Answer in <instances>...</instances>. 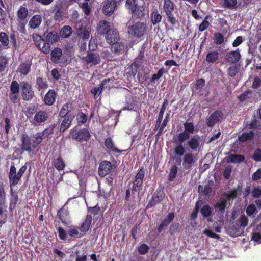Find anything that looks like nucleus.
Here are the masks:
<instances>
[{"instance_id": "1", "label": "nucleus", "mask_w": 261, "mask_h": 261, "mask_svg": "<svg viewBox=\"0 0 261 261\" xmlns=\"http://www.w3.org/2000/svg\"><path fill=\"white\" fill-rule=\"evenodd\" d=\"M125 7L128 13L137 18L145 16V7L143 0H126Z\"/></svg>"}, {"instance_id": "2", "label": "nucleus", "mask_w": 261, "mask_h": 261, "mask_svg": "<svg viewBox=\"0 0 261 261\" xmlns=\"http://www.w3.org/2000/svg\"><path fill=\"white\" fill-rule=\"evenodd\" d=\"M38 140H40V139H37L35 135L29 136L26 134H22L21 137V149L23 151L31 152L32 148H36L40 144Z\"/></svg>"}, {"instance_id": "3", "label": "nucleus", "mask_w": 261, "mask_h": 261, "mask_svg": "<svg viewBox=\"0 0 261 261\" xmlns=\"http://www.w3.org/2000/svg\"><path fill=\"white\" fill-rule=\"evenodd\" d=\"M43 45L41 50L45 54H49L50 51V47L54 43L58 41L59 37L55 31L46 32L43 35Z\"/></svg>"}, {"instance_id": "4", "label": "nucleus", "mask_w": 261, "mask_h": 261, "mask_svg": "<svg viewBox=\"0 0 261 261\" xmlns=\"http://www.w3.org/2000/svg\"><path fill=\"white\" fill-rule=\"evenodd\" d=\"M70 135L73 140L80 142H87L91 138V134L87 128H81L78 129L76 127H73L70 132Z\"/></svg>"}, {"instance_id": "5", "label": "nucleus", "mask_w": 261, "mask_h": 261, "mask_svg": "<svg viewBox=\"0 0 261 261\" xmlns=\"http://www.w3.org/2000/svg\"><path fill=\"white\" fill-rule=\"evenodd\" d=\"M175 7V4L171 0L164 1L163 7V11L166 14L167 20L172 26H174L177 23L176 19L172 13L174 10Z\"/></svg>"}, {"instance_id": "6", "label": "nucleus", "mask_w": 261, "mask_h": 261, "mask_svg": "<svg viewBox=\"0 0 261 261\" xmlns=\"http://www.w3.org/2000/svg\"><path fill=\"white\" fill-rule=\"evenodd\" d=\"M144 176V168L143 167H141L139 168L138 172L135 177L134 180L132 181L133 185L131 187L132 193L134 194L136 192H139L142 189Z\"/></svg>"}, {"instance_id": "7", "label": "nucleus", "mask_w": 261, "mask_h": 261, "mask_svg": "<svg viewBox=\"0 0 261 261\" xmlns=\"http://www.w3.org/2000/svg\"><path fill=\"white\" fill-rule=\"evenodd\" d=\"M146 31V24L141 22H137L128 27V33L129 35L138 38L143 36Z\"/></svg>"}, {"instance_id": "8", "label": "nucleus", "mask_w": 261, "mask_h": 261, "mask_svg": "<svg viewBox=\"0 0 261 261\" xmlns=\"http://www.w3.org/2000/svg\"><path fill=\"white\" fill-rule=\"evenodd\" d=\"M198 159L197 154L191 152L186 153L182 159V166L185 169L189 170L192 168L196 163Z\"/></svg>"}, {"instance_id": "9", "label": "nucleus", "mask_w": 261, "mask_h": 261, "mask_svg": "<svg viewBox=\"0 0 261 261\" xmlns=\"http://www.w3.org/2000/svg\"><path fill=\"white\" fill-rule=\"evenodd\" d=\"M184 131L180 133L177 136L178 137L179 140L182 141H187L190 138V134H193L194 131V126L191 122H185L184 124Z\"/></svg>"}, {"instance_id": "10", "label": "nucleus", "mask_w": 261, "mask_h": 261, "mask_svg": "<svg viewBox=\"0 0 261 261\" xmlns=\"http://www.w3.org/2000/svg\"><path fill=\"white\" fill-rule=\"evenodd\" d=\"M21 96L23 100L29 101L35 96L32 86L27 82L22 83Z\"/></svg>"}, {"instance_id": "11", "label": "nucleus", "mask_w": 261, "mask_h": 261, "mask_svg": "<svg viewBox=\"0 0 261 261\" xmlns=\"http://www.w3.org/2000/svg\"><path fill=\"white\" fill-rule=\"evenodd\" d=\"M223 114L222 111L216 110L211 114L206 120V124L208 127H213L215 124L222 119Z\"/></svg>"}, {"instance_id": "12", "label": "nucleus", "mask_w": 261, "mask_h": 261, "mask_svg": "<svg viewBox=\"0 0 261 261\" xmlns=\"http://www.w3.org/2000/svg\"><path fill=\"white\" fill-rule=\"evenodd\" d=\"M112 168V163L106 160L102 161L99 164L98 168L99 175L103 177L108 175L111 171Z\"/></svg>"}, {"instance_id": "13", "label": "nucleus", "mask_w": 261, "mask_h": 261, "mask_svg": "<svg viewBox=\"0 0 261 261\" xmlns=\"http://www.w3.org/2000/svg\"><path fill=\"white\" fill-rule=\"evenodd\" d=\"M8 177L11 188L16 186L21 180V178L16 173V169L14 165L10 167Z\"/></svg>"}, {"instance_id": "14", "label": "nucleus", "mask_w": 261, "mask_h": 261, "mask_svg": "<svg viewBox=\"0 0 261 261\" xmlns=\"http://www.w3.org/2000/svg\"><path fill=\"white\" fill-rule=\"evenodd\" d=\"M241 54L238 48L236 50L227 52L225 55V61L230 64H234L238 62L241 58Z\"/></svg>"}, {"instance_id": "15", "label": "nucleus", "mask_w": 261, "mask_h": 261, "mask_svg": "<svg viewBox=\"0 0 261 261\" xmlns=\"http://www.w3.org/2000/svg\"><path fill=\"white\" fill-rule=\"evenodd\" d=\"M117 2L116 0H107L103 6V13L108 16L111 15L116 7Z\"/></svg>"}, {"instance_id": "16", "label": "nucleus", "mask_w": 261, "mask_h": 261, "mask_svg": "<svg viewBox=\"0 0 261 261\" xmlns=\"http://www.w3.org/2000/svg\"><path fill=\"white\" fill-rule=\"evenodd\" d=\"M187 146L191 149V151H195L200 146V137L198 135H195L187 140Z\"/></svg>"}, {"instance_id": "17", "label": "nucleus", "mask_w": 261, "mask_h": 261, "mask_svg": "<svg viewBox=\"0 0 261 261\" xmlns=\"http://www.w3.org/2000/svg\"><path fill=\"white\" fill-rule=\"evenodd\" d=\"M164 196L161 191H156L153 194L152 198L146 206L147 208H150L161 202L164 199Z\"/></svg>"}, {"instance_id": "18", "label": "nucleus", "mask_w": 261, "mask_h": 261, "mask_svg": "<svg viewBox=\"0 0 261 261\" xmlns=\"http://www.w3.org/2000/svg\"><path fill=\"white\" fill-rule=\"evenodd\" d=\"M107 42L111 44L117 42L119 39V34L116 29H109L105 33Z\"/></svg>"}, {"instance_id": "19", "label": "nucleus", "mask_w": 261, "mask_h": 261, "mask_svg": "<svg viewBox=\"0 0 261 261\" xmlns=\"http://www.w3.org/2000/svg\"><path fill=\"white\" fill-rule=\"evenodd\" d=\"M186 141L179 140L178 137H176L174 143H175V146L174 148L173 153L174 154L181 156L184 155L185 154V147L183 145V143Z\"/></svg>"}, {"instance_id": "20", "label": "nucleus", "mask_w": 261, "mask_h": 261, "mask_svg": "<svg viewBox=\"0 0 261 261\" xmlns=\"http://www.w3.org/2000/svg\"><path fill=\"white\" fill-rule=\"evenodd\" d=\"M175 217L174 213H169L167 216L163 219L158 228L159 233L162 232L169 224L173 220Z\"/></svg>"}, {"instance_id": "21", "label": "nucleus", "mask_w": 261, "mask_h": 261, "mask_svg": "<svg viewBox=\"0 0 261 261\" xmlns=\"http://www.w3.org/2000/svg\"><path fill=\"white\" fill-rule=\"evenodd\" d=\"M50 52V60L55 64L60 63L63 56L62 50L59 47H55Z\"/></svg>"}, {"instance_id": "22", "label": "nucleus", "mask_w": 261, "mask_h": 261, "mask_svg": "<svg viewBox=\"0 0 261 261\" xmlns=\"http://www.w3.org/2000/svg\"><path fill=\"white\" fill-rule=\"evenodd\" d=\"M57 96V93L54 90H49L44 96V103L47 106H52L55 103Z\"/></svg>"}, {"instance_id": "23", "label": "nucleus", "mask_w": 261, "mask_h": 261, "mask_svg": "<svg viewBox=\"0 0 261 261\" xmlns=\"http://www.w3.org/2000/svg\"><path fill=\"white\" fill-rule=\"evenodd\" d=\"M84 59L87 64L95 65L100 63V58L98 54L93 53H88Z\"/></svg>"}, {"instance_id": "24", "label": "nucleus", "mask_w": 261, "mask_h": 261, "mask_svg": "<svg viewBox=\"0 0 261 261\" xmlns=\"http://www.w3.org/2000/svg\"><path fill=\"white\" fill-rule=\"evenodd\" d=\"M92 221V216L90 215H87L84 221L79 227L80 231L81 232H82V233H85L89 231L91 226Z\"/></svg>"}, {"instance_id": "25", "label": "nucleus", "mask_w": 261, "mask_h": 261, "mask_svg": "<svg viewBox=\"0 0 261 261\" xmlns=\"http://www.w3.org/2000/svg\"><path fill=\"white\" fill-rule=\"evenodd\" d=\"M67 233L70 238L79 239L84 236L80 231L79 227L74 225L68 227Z\"/></svg>"}, {"instance_id": "26", "label": "nucleus", "mask_w": 261, "mask_h": 261, "mask_svg": "<svg viewBox=\"0 0 261 261\" xmlns=\"http://www.w3.org/2000/svg\"><path fill=\"white\" fill-rule=\"evenodd\" d=\"M227 203L223 198V197L220 198L219 200L215 204L214 208L216 212H218L220 215H223L227 206Z\"/></svg>"}, {"instance_id": "27", "label": "nucleus", "mask_w": 261, "mask_h": 261, "mask_svg": "<svg viewBox=\"0 0 261 261\" xmlns=\"http://www.w3.org/2000/svg\"><path fill=\"white\" fill-rule=\"evenodd\" d=\"M31 60L21 63L18 68L19 72L23 75H27L31 70Z\"/></svg>"}, {"instance_id": "28", "label": "nucleus", "mask_w": 261, "mask_h": 261, "mask_svg": "<svg viewBox=\"0 0 261 261\" xmlns=\"http://www.w3.org/2000/svg\"><path fill=\"white\" fill-rule=\"evenodd\" d=\"M69 214L68 210L64 207L60 208L57 213V215L59 219L61 221L62 223L65 224H67V221L69 218Z\"/></svg>"}, {"instance_id": "29", "label": "nucleus", "mask_w": 261, "mask_h": 261, "mask_svg": "<svg viewBox=\"0 0 261 261\" xmlns=\"http://www.w3.org/2000/svg\"><path fill=\"white\" fill-rule=\"evenodd\" d=\"M105 145L107 149L114 153H121L122 150H120L115 147L114 143L111 137L106 139L105 141Z\"/></svg>"}, {"instance_id": "30", "label": "nucleus", "mask_w": 261, "mask_h": 261, "mask_svg": "<svg viewBox=\"0 0 261 261\" xmlns=\"http://www.w3.org/2000/svg\"><path fill=\"white\" fill-rule=\"evenodd\" d=\"M52 164L59 171L63 170L66 166L64 161L60 155L53 160Z\"/></svg>"}, {"instance_id": "31", "label": "nucleus", "mask_w": 261, "mask_h": 261, "mask_svg": "<svg viewBox=\"0 0 261 261\" xmlns=\"http://www.w3.org/2000/svg\"><path fill=\"white\" fill-rule=\"evenodd\" d=\"M240 188L238 186V188H234L231 190L229 193H225L222 197L225 200L227 203L229 202L230 200L233 201L237 197L238 194V189Z\"/></svg>"}, {"instance_id": "32", "label": "nucleus", "mask_w": 261, "mask_h": 261, "mask_svg": "<svg viewBox=\"0 0 261 261\" xmlns=\"http://www.w3.org/2000/svg\"><path fill=\"white\" fill-rule=\"evenodd\" d=\"M48 117V113L45 111L40 110L35 114L34 120L37 123H41L46 121Z\"/></svg>"}, {"instance_id": "33", "label": "nucleus", "mask_w": 261, "mask_h": 261, "mask_svg": "<svg viewBox=\"0 0 261 261\" xmlns=\"http://www.w3.org/2000/svg\"><path fill=\"white\" fill-rule=\"evenodd\" d=\"M42 22V17L40 15H34L29 21V25L32 29L39 27Z\"/></svg>"}, {"instance_id": "34", "label": "nucleus", "mask_w": 261, "mask_h": 261, "mask_svg": "<svg viewBox=\"0 0 261 261\" xmlns=\"http://www.w3.org/2000/svg\"><path fill=\"white\" fill-rule=\"evenodd\" d=\"M53 10L54 13V19L56 21H60L63 19V12L62 7L60 5H56L53 7Z\"/></svg>"}, {"instance_id": "35", "label": "nucleus", "mask_w": 261, "mask_h": 261, "mask_svg": "<svg viewBox=\"0 0 261 261\" xmlns=\"http://www.w3.org/2000/svg\"><path fill=\"white\" fill-rule=\"evenodd\" d=\"M71 106L72 104L69 103H66L63 105L59 112V117L61 118H63L65 117L66 116H70L68 115V114L72 109Z\"/></svg>"}, {"instance_id": "36", "label": "nucleus", "mask_w": 261, "mask_h": 261, "mask_svg": "<svg viewBox=\"0 0 261 261\" xmlns=\"http://www.w3.org/2000/svg\"><path fill=\"white\" fill-rule=\"evenodd\" d=\"M245 156L240 154H230L226 159L227 163H242L245 160Z\"/></svg>"}, {"instance_id": "37", "label": "nucleus", "mask_w": 261, "mask_h": 261, "mask_svg": "<svg viewBox=\"0 0 261 261\" xmlns=\"http://www.w3.org/2000/svg\"><path fill=\"white\" fill-rule=\"evenodd\" d=\"M53 133V129L51 128H47L40 133L36 134L35 135L37 139H40L39 142L41 143L43 139L47 137L49 135Z\"/></svg>"}, {"instance_id": "38", "label": "nucleus", "mask_w": 261, "mask_h": 261, "mask_svg": "<svg viewBox=\"0 0 261 261\" xmlns=\"http://www.w3.org/2000/svg\"><path fill=\"white\" fill-rule=\"evenodd\" d=\"M254 136V133L252 131L244 132L238 136V140L241 142H244L249 140L252 139Z\"/></svg>"}, {"instance_id": "39", "label": "nucleus", "mask_w": 261, "mask_h": 261, "mask_svg": "<svg viewBox=\"0 0 261 261\" xmlns=\"http://www.w3.org/2000/svg\"><path fill=\"white\" fill-rule=\"evenodd\" d=\"M63 118L64 119L61 122V125L60 128V131L61 132H63L68 128L71 125L72 122V119L70 118V116H66Z\"/></svg>"}, {"instance_id": "40", "label": "nucleus", "mask_w": 261, "mask_h": 261, "mask_svg": "<svg viewBox=\"0 0 261 261\" xmlns=\"http://www.w3.org/2000/svg\"><path fill=\"white\" fill-rule=\"evenodd\" d=\"M219 59V53L216 51H211L206 56V61L210 63H213Z\"/></svg>"}, {"instance_id": "41", "label": "nucleus", "mask_w": 261, "mask_h": 261, "mask_svg": "<svg viewBox=\"0 0 261 261\" xmlns=\"http://www.w3.org/2000/svg\"><path fill=\"white\" fill-rule=\"evenodd\" d=\"M36 85H37L38 89H45L48 88V85L45 79L42 77H38L36 79Z\"/></svg>"}, {"instance_id": "42", "label": "nucleus", "mask_w": 261, "mask_h": 261, "mask_svg": "<svg viewBox=\"0 0 261 261\" xmlns=\"http://www.w3.org/2000/svg\"><path fill=\"white\" fill-rule=\"evenodd\" d=\"M178 167L176 165H173L171 166L170 172L168 176V179L170 181H172L175 178L177 173Z\"/></svg>"}, {"instance_id": "43", "label": "nucleus", "mask_w": 261, "mask_h": 261, "mask_svg": "<svg viewBox=\"0 0 261 261\" xmlns=\"http://www.w3.org/2000/svg\"><path fill=\"white\" fill-rule=\"evenodd\" d=\"M72 31V29L70 26H64L60 31V35L63 38H67L71 34Z\"/></svg>"}, {"instance_id": "44", "label": "nucleus", "mask_w": 261, "mask_h": 261, "mask_svg": "<svg viewBox=\"0 0 261 261\" xmlns=\"http://www.w3.org/2000/svg\"><path fill=\"white\" fill-rule=\"evenodd\" d=\"M33 40L37 47L41 50V47L43 45V36H41L38 34L33 35Z\"/></svg>"}, {"instance_id": "45", "label": "nucleus", "mask_w": 261, "mask_h": 261, "mask_svg": "<svg viewBox=\"0 0 261 261\" xmlns=\"http://www.w3.org/2000/svg\"><path fill=\"white\" fill-rule=\"evenodd\" d=\"M240 67V65L237 64L230 66L227 70L228 75L231 77H234L239 72Z\"/></svg>"}, {"instance_id": "46", "label": "nucleus", "mask_w": 261, "mask_h": 261, "mask_svg": "<svg viewBox=\"0 0 261 261\" xmlns=\"http://www.w3.org/2000/svg\"><path fill=\"white\" fill-rule=\"evenodd\" d=\"M164 73H165V70L164 68L162 67L158 70L157 73L153 74L152 75L151 78L150 80L149 83L148 84V86H149L150 84L154 83L156 80H158L161 78L163 76Z\"/></svg>"}, {"instance_id": "47", "label": "nucleus", "mask_w": 261, "mask_h": 261, "mask_svg": "<svg viewBox=\"0 0 261 261\" xmlns=\"http://www.w3.org/2000/svg\"><path fill=\"white\" fill-rule=\"evenodd\" d=\"M200 213L203 217L207 218L212 215V208L209 205L206 204L201 208Z\"/></svg>"}, {"instance_id": "48", "label": "nucleus", "mask_w": 261, "mask_h": 261, "mask_svg": "<svg viewBox=\"0 0 261 261\" xmlns=\"http://www.w3.org/2000/svg\"><path fill=\"white\" fill-rule=\"evenodd\" d=\"M28 14V9L24 7H20L17 11L18 18L20 20H24Z\"/></svg>"}, {"instance_id": "49", "label": "nucleus", "mask_w": 261, "mask_h": 261, "mask_svg": "<svg viewBox=\"0 0 261 261\" xmlns=\"http://www.w3.org/2000/svg\"><path fill=\"white\" fill-rule=\"evenodd\" d=\"M162 16L157 11H153L151 14V22L153 25L159 23L162 20Z\"/></svg>"}, {"instance_id": "50", "label": "nucleus", "mask_w": 261, "mask_h": 261, "mask_svg": "<svg viewBox=\"0 0 261 261\" xmlns=\"http://www.w3.org/2000/svg\"><path fill=\"white\" fill-rule=\"evenodd\" d=\"M211 18L210 15H206L203 21L200 23V24L199 25V31L200 32H203L204 30H205L208 27L210 26V22L208 21V19Z\"/></svg>"}, {"instance_id": "51", "label": "nucleus", "mask_w": 261, "mask_h": 261, "mask_svg": "<svg viewBox=\"0 0 261 261\" xmlns=\"http://www.w3.org/2000/svg\"><path fill=\"white\" fill-rule=\"evenodd\" d=\"M111 44H112L111 47V51L114 53L118 54L124 49V46L121 43H118L117 42H116Z\"/></svg>"}, {"instance_id": "52", "label": "nucleus", "mask_w": 261, "mask_h": 261, "mask_svg": "<svg viewBox=\"0 0 261 261\" xmlns=\"http://www.w3.org/2000/svg\"><path fill=\"white\" fill-rule=\"evenodd\" d=\"M98 27L99 29L101 30V33L105 34L106 32L110 29V23L108 21L102 20L99 22Z\"/></svg>"}, {"instance_id": "53", "label": "nucleus", "mask_w": 261, "mask_h": 261, "mask_svg": "<svg viewBox=\"0 0 261 261\" xmlns=\"http://www.w3.org/2000/svg\"><path fill=\"white\" fill-rule=\"evenodd\" d=\"M77 35L79 37L82 38L84 40H86L89 37V33L88 31L83 29V27H80L77 29Z\"/></svg>"}, {"instance_id": "54", "label": "nucleus", "mask_w": 261, "mask_h": 261, "mask_svg": "<svg viewBox=\"0 0 261 261\" xmlns=\"http://www.w3.org/2000/svg\"><path fill=\"white\" fill-rule=\"evenodd\" d=\"M77 123L85 124L87 120V116L82 112H79L76 115Z\"/></svg>"}, {"instance_id": "55", "label": "nucleus", "mask_w": 261, "mask_h": 261, "mask_svg": "<svg viewBox=\"0 0 261 261\" xmlns=\"http://www.w3.org/2000/svg\"><path fill=\"white\" fill-rule=\"evenodd\" d=\"M214 41L216 44H222L224 41V36L221 33H215L214 34Z\"/></svg>"}, {"instance_id": "56", "label": "nucleus", "mask_w": 261, "mask_h": 261, "mask_svg": "<svg viewBox=\"0 0 261 261\" xmlns=\"http://www.w3.org/2000/svg\"><path fill=\"white\" fill-rule=\"evenodd\" d=\"M58 232L59 234V238L62 240H70L69 239H67L68 237V233L62 228V227H59L58 228Z\"/></svg>"}, {"instance_id": "57", "label": "nucleus", "mask_w": 261, "mask_h": 261, "mask_svg": "<svg viewBox=\"0 0 261 261\" xmlns=\"http://www.w3.org/2000/svg\"><path fill=\"white\" fill-rule=\"evenodd\" d=\"M237 0H224L223 5L224 7L233 9L237 5Z\"/></svg>"}, {"instance_id": "58", "label": "nucleus", "mask_w": 261, "mask_h": 261, "mask_svg": "<svg viewBox=\"0 0 261 261\" xmlns=\"http://www.w3.org/2000/svg\"><path fill=\"white\" fill-rule=\"evenodd\" d=\"M0 42L4 46H7L9 44V38L6 33L4 32L0 33Z\"/></svg>"}, {"instance_id": "59", "label": "nucleus", "mask_w": 261, "mask_h": 261, "mask_svg": "<svg viewBox=\"0 0 261 261\" xmlns=\"http://www.w3.org/2000/svg\"><path fill=\"white\" fill-rule=\"evenodd\" d=\"M212 187L210 184H206L203 187V189L201 190V193L204 196H210L212 192Z\"/></svg>"}, {"instance_id": "60", "label": "nucleus", "mask_w": 261, "mask_h": 261, "mask_svg": "<svg viewBox=\"0 0 261 261\" xmlns=\"http://www.w3.org/2000/svg\"><path fill=\"white\" fill-rule=\"evenodd\" d=\"M19 84L16 81H12L10 86V92H13L14 94L19 93Z\"/></svg>"}, {"instance_id": "61", "label": "nucleus", "mask_w": 261, "mask_h": 261, "mask_svg": "<svg viewBox=\"0 0 261 261\" xmlns=\"http://www.w3.org/2000/svg\"><path fill=\"white\" fill-rule=\"evenodd\" d=\"M149 249V246L145 243L141 244L138 248V252L140 254H146Z\"/></svg>"}, {"instance_id": "62", "label": "nucleus", "mask_w": 261, "mask_h": 261, "mask_svg": "<svg viewBox=\"0 0 261 261\" xmlns=\"http://www.w3.org/2000/svg\"><path fill=\"white\" fill-rule=\"evenodd\" d=\"M205 86V80L201 78L198 79L195 84V87L196 90H201Z\"/></svg>"}, {"instance_id": "63", "label": "nucleus", "mask_w": 261, "mask_h": 261, "mask_svg": "<svg viewBox=\"0 0 261 261\" xmlns=\"http://www.w3.org/2000/svg\"><path fill=\"white\" fill-rule=\"evenodd\" d=\"M252 159L256 162H261V149L257 148L255 150Z\"/></svg>"}, {"instance_id": "64", "label": "nucleus", "mask_w": 261, "mask_h": 261, "mask_svg": "<svg viewBox=\"0 0 261 261\" xmlns=\"http://www.w3.org/2000/svg\"><path fill=\"white\" fill-rule=\"evenodd\" d=\"M82 8L83 12L86 15H89L91 11V8L89 5L88 2H84L82 4Z\"/></svg>"}]
</instances>
